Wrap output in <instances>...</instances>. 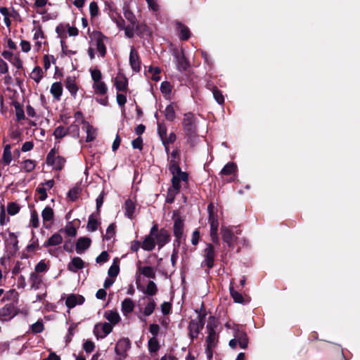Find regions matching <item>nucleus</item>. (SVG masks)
<instances>
[{"label":"nucleus","mask_w":360,"mask_h":360,"mask_svg":"<svg viewBox=\"0 0 360 360\" xmlns=\"http://www.w3.org/2000/svg\"><path fill=\"white\" fill-rule=\"evenodd\" d=\"M48 268H47V265L44 262V261H40L36 266H35V268H34V273H36V274H39V273H44V272H46L47 271Z\"/></svg>","instance_id":"63"},{"label":"nucleus","mask_w":360,"mask_h":360,"mask_svg":"<svg viewBox=\"0 0 360 360\" xmlns=\"http://www.w3.org/2000/svg\"><path fill=\"white\" fill-rule=\"evenodd\" d=\"M135 307L134 302L130 298H125L121 304V310L124 316H127L134 311Z\"/></svg>","instance_id":"25"},{"label":"nucleus","mask_w":360,"mask_h":360,"mask_svg":"<svg viewBox=\"0 0 360 360\" xmlns=\"http://www.w3.org/2000/svg\"><path fill=\"white\" fill-rule=\"evenodd\" d=\"M185 136L188 143L193 146L199 139V136L197 134V129L184 131Z\"/></svg>","instance_id":"37"},{"label":"nucleus","mask_w":360,"mask_h":360,"mask_svg":"<svg viewBox=\"0 0 360 360\" xmlns=\"http://www.w3.org/2000/svg\"><path fill=\"white\" fill-rule=\"evenodd\" d=\"M165 116L169 121H173L176 117L175 106L174 104L168 105L165 110Z\"/></svg>","instance_id":"42"},{"label":"nucleus","mask_w":360,"mask_h":360,"mask_svg":"<svg viewBox=\"0 0 360 360\" xmlns=\"http://www.w3.org/2000/svg\"><path fill=\"white\" fill-rule=\"evenodd\" d=\"M115 233V225L114 224H111L108 226L106 230V233L104 236V239L108 240H110Z\"/></svg>","instance_id":"59"},{"label":"nucleus","mask_w":360,"mask_h":360,"mask_svg":"<svg viewBox=\"0 0 360 360\" xmlns=\"http://www.w3.org/2000/svg\"><path fill=\"white\" fill-rule=\"evenodd\" d=\"M114 84L118 91H126L128 81L124 75L119 73L114 79Z\"/></svg>","instance_id":"21"},{"label":"nucleus","mask_w":360,"mask_h":360,"mask_svg":"<svg viewBox=\"0 0 360 360\" xmlns=\"http://www.w3.org/2000/svg\"><path fill=\"white\" fill-rule=\"evenodd\" d=\"M30 78L39 84L44 77V72L39 66H36L30 73Z\"/></svg>","instance_id":"34"},{"label":"nucleus","mask_w":360,"mask_h":360,"mask_svg":"<svg viewBox=\"0 0 360 360\" xmlns=\"http://www.w3.org/2000/svg\"><path fill=\"white\" fill-rule=\"evenodd\" d=\"M176 29L180 32V39L181 40H187L189 39L191 36V32L188 27L185 26L182 23L177 22L176 23Z\"/></svg>","instance_id":"33"},{"label":"nucleus","mask_w":360,"mask_h":360,"mask_svg":"<svg viewBox=\"0 0 360 360\" xmlns=\"http://www.w3.org/2000/svg\"><path fill=\"white\" fill-rule=\"evenodd\" d=\"M230 292H231V297H233V299L234 300V301L236 302H238V303L243 302V295L240 292L233 290V288L232 287L230 288Z\"/></svg>","instance_id":"61"},{"label":"nucleus","mask_w":360,"mask_h":360,"mask_svg":"<svg viewBox=\"0 0 360 360\" xmlns=\"http://www.w3.org/2000/svg\"><path fill=\"white\" fill-rule=\"evenodd\" d=\"M156 231L155 227H151L150 233L146 236L142 243L141 248L146 251H151L155 247V240L154 239V233Z\"/></svg>","instance_id":"17"},{"label":"nucleus","mask_w":360,"mask_h":360,"mask_svg":"<svg viewBox=\"0 0 360 360\" xmlns=\"http://www.w3.org/2000/svg\"><path fill=\"white\" fill-rule=\"evenodd\" d=\"M94 38L95 40V46L97 51L101 57H105L106 54V46L105 41L107 38L101 32H98L94 34Z\"/></svg>","instance_id":"14"},{"label":"nucleus","mask_w":360,"mask_h":360,"mask_svg":"<svg viewBox=\"0 0 360 360\" xmlns=\"http://www.w3.org/2000/svg\"><path fill=\"white\" fill-rule=\"evenodd\" d=\"M18 297V293L14 289L9 290L6 291L5 293L4 292V296L2 298V301L6 300H16Z\"/></svg>","instance_id":"47"},{"label":"nucleus","mask_w":360,"mask_h":360,"mask_svg":"<svg viewBox=\"0 0 360 360\" xmlns=\"http://www.w3.org/2000/svg\"><path fill=\"white\" fill-rule=\"evenodd\" d=\"M68 134V129L63 126H58L53 131V136L57 139H60Z\"/></svg>","instance_id":"44"},{"label":"nucleus","mask_w":360,"mask_h":360,"mask_svg":"<svg viewBox=\"0 0 360 360\" xmlns=\"http://www.w3.org/2000/svg\"><path fill=\"white\" fill-rule=\"evenodd\" d=\"M30 225L35 229H37L39 226V215H38L37 212L35 210H33L31 211Z\"/></svg>","instance_id":"48"},{"label":"nucleus","mask_w":360,"mask_h":360,"mask_svg":"<svg viewBox=\"0 0 360 360\" xmlns=\"http://www.w3.org/2000/svg\"><path fill=\"white\" fill-rule=\"evenodd\" d=\"M1 161L5 165H9L12 161L11 147V145L7 144L4 146L3 156Z\"/></svg>","instance_id":"39"},{"label":"nucleus","mask_w":360,"mask_h":360,"mask_svg":"<svg viewBox=\"0 0 360 360\" xmlns=\"http://www.w3.org/2000/svg\"><path fill=\"white\" fill-rule=\"evenodd\" d=\"M36 167V162L32 160H26L21 162L22 169L26 172H31Z\"/></svg>","instance_id":"43"},{"label":"nucleus","mask_w":360,"mask_h":360,"mask_svg":"<svg viewBox=\"0 0 360 360\" xmlns=\"http://www.w3.org/2000/svg\"><path fill=\"white\" fill-rule=\"evenodd\" d=\"M190 335L191 338H196L200 330V326L196 322H191L189 325Z\"/></svg>","instance_id":"53"},{"label":"nucleus","mask_w":360,"mask_h":360,"mask_svg":"<svg viewBox=\"0 0 360 360\" xmlns=\"http://www.w3.org/2000/svg\"><path fill=\"white\" fill-rule=\"evenodd\" d=\"M84 302V297L80 295L71 294L68 296L65 300V304L69 309H72L77 305H81Z\"/></svg>","instance_id":"18"},{"label":"nucleus","mask_w":360,"mask_h":360,"mask_svg":"<svg viewBox=\"0 0 360 360\" xmlns=\"http://www.w3.org/2000/svg\"><path fill=\"white\" fill-rule=\"evenodd\" d=\"M63 242V237L58 233L53 234L47 241L44 244V247L56 246L61 244Z\"/></svg>","instance_id":"29"},{"label":"nucleus","mask_w":360,"mask_h":360,"mask_svg":"<svg viewBox=\"0 0 360 360\" xmlns=\"http://www.w3.org/2000/svg\"><path fill=\"white\" fill-rule=\"evenodd\" d=\"M156 307V303L153 298H149L143 309V314L146 316H150Z\"/></svg>","instance_id":"38"},{"label":"nucleus","mask_w":360,"mask_h":360,"mask_svg":"<svg viewBox=\"0 0 360 360\" xmlns=\"http://www.w3.org/2000/svg\"><path fill=\"white\" fill-rule=\"evenodd\" d=\"M85 130L86 132V142H91L92 141L96 136V132L95 129H94L91 125H89L88 123L85 124Z\"/></svg>","instance_id":"45"},{"label":"nucleus","mask_w":360,"mask_h":360,"mask_svg":"<svg viewBox=\"0 0 360 360\" xmlns=\"http://www.w3.org/2000/svg\"><path fill=\"white\" fill-rule=\"evenodd\" d=\"M176 139V134L174 132H171L169 136H166L164 137V139L162 140L163 144L165 146L166 150H168V147L167 145H169L170 143H172L175 141Z\"/></svg>","instance_id":"55"},{"label":"nucleus","mask_w":360,"mask_h":360,"mask_svg":"<svg viewBox=\"0 0 360 360\" xmlns=\"http://www.w3.org/2000/svg\"><path fill=\"white\" fill-rule=\"evenodd\" d=\"M19 313V309L14 305V304L8 303L0 308V321H9L17 316Z\"/></svg>","instance_id":"7"},{"label":"nucleus","mask_w":360,"mask_h":360,"mask_svg":"<svg viewBox=\"0 0 360 360\" xmlns=\"http://www.w3.org/2000/svg\"><path fill=\"white\" fill-rule=\"evenodd\" d=\"M95 348V344L91 340H86L83 345V349L86 353H91Z\"/></svg>","instance_id":"64"},{"label":"nucleus","mask_w":360,"mask_h":360,"mask_svg":"<svg viewBox=\"0 0 360 360\" xmlns=\"http://www.w3.org/2000/svg\"><path fill=\"white\" fill-rule=\"evenodd\" d=\"M89 13L91 18H94L99 14V8L98 4L95 1H92L89 4Z\"/></svg>","instance_id":"56"},{"label":"nucleus","mask_w":360,"mask_h":360,"mask_svg":"<svg viewBox=\"0 0 360 360\" xmlns=\"http://www.w3.org/2000/svg\"><path fill=\"white\" fill-rule=\"evenodd\" d=\"M80 193H81L80 186H76L69 191V192L68 193V196L72 201H75L79 198Z\"/></svg>","instance_id":"46"},{"label":"nucleus","mask_w":360,"mask_h":360,"mask_svg":"<svg viewBox=\"0 0 360 360\" xmlns=\"http://www.w3.org/2000/svg\"><path fill=\"white\" fill-rule=\"evenodd\" d=\"M112 330V326L108 323H98L96 324L94 333L97 339L103 338Z\"/></svg>","instance_id":"12"},{"label":"nucleus","mask_w":360,"mask_h":360,"mask_svg":"<svg viewBox=\"0 0 360 360\" xmlns=\"http://www.w3.org/2000/svg\"><path fill=\"white\" fill-rule=\"evenodd\" d=\"M91 78L92 80L93 93L96 97V101L104 106L108 104V87L106 83L103 80V75L97 68L89 69Z\"/></svg>","instance_id":"1"},{"label":"nucleus","mask_w":360,"mask_h":360,"mask_svg":"<svg viewBox=\"0 0 360 360\" xmlns=\"http://www.w3.org/2000/svg\"><path fill=\"white\" fill-rule=\"evenodd\" d=\"M238 344L242 349H245L248 344L247 335L238 328L234 329V338L230 340L229 346L232 349H235Z\"/></svg>","instance_id":"8"},{"label":"nucleus","mask_w":360,"mask_h":360,"mask_svg":"<svg viewBox=\"0 0 360 360\" xmlns=\"http://www.w3.org/2000/svg\"><path fill=\"white\" fill-rule=\"evenodd\" d=\"M221 232L224 242L226 243L229 248H233L238 238L232 231V230L229 228L222 226Z\"/></svg>","instance_id":"13"},{"label":"nucleus","mask_w":360,"mask_h":360,"mask_svg":"<svg viewBox=\"0 0 360 360\" xmlns=\"http://www.w3.org/2000/svg\"><path fill=\"white\" fill-rule=\"evenodd\" d=\"M20 207L16 202H8L7 205V212L10 215H15L20 212Z\"/></svg>","instance_id":"50"},{"label":"nucleus","mask_w":360,"mask_h":360,"mask_svg":"<svg viewBox=\"0 0 360 360\" xmlns=\"http://www.w3.org/2000/svg\"><path fill=\"white\" fill-rule=\"evenodd\" d=\"M209 213L208 221L210 225V238L213 243H219L218 228L219 221L217 214L214 212L213 203H210L207 206Z\"/></svg>","instance_id":"2"},{"label":"nucleus","mask_w":360,"mask_h":360,"mask_svg":"<svg viewBox=\"0 0 360 360\" xmlns=\"http://www.w3.org/2000/svg\"><path fill=\"white\" fill-rule=\"evenodd\" d=\"M41 217L44 225L46 224H51L54 219L53 210L51 207L46 206L41 212Z\"/></svg>","instance_id":"26"},{"label":"nucleus","mask_w":360,"mask_h":360,"mask_svg":"<svg viewBox=\"0 0 360 360\" xmlns=\"http://www.w3.org/2000/svg\"><path fill=\"white\" fill-rule=\"evenodd\" d=\"M104 317L110 322L109 323L114 326L120 321V316L117 311L112 310H107L104 313Z\"/></svg>","instance_id":"28"},{"label":"nucleus","mask_w":360,"mask_h":360,"mask_svg":"<svg viewBox=\"0 0 360 360\" xmlns=\"http://www.w3.org/2000/svg\"><path fill=\"white\" fill-rule=\"evenodd\" d=\"M65 86L71 96L75 97L79 90V86L75 77H68L65 80Z\"/></svg>","instance_id":"19"},{"label":"nucleus","mask_w":360,"mask_h":360,"mask_svg":"<svg viewBox=\"0 0 360 360\" xmlns=\"http://www.w3.org/2000/svg\"><path fill=\"white\" fill-rule=\"evenodd\" d=\"M67 129H68V134H70L73 137H78L79 136V128L77 124H72L70 125Z\"/></svg>","instance_id":"62"},{"label":"nucleus","mask_w":360,"mask_h":360,"mask_svg":"<svg viewBox=\"0 0 360 360\" xmlns=\"http://www.w3.org/2000/svg\"><path fill=\"white\" fill-rule=\"evenodd\" d=\"M98 221L94 215L89 217L87 223V229L90 231H95L97 229Z\"/></svg>","instance_id":"51"},{"label":"nucleus","mask_w":360,"mask_h":360,"mask_svg":"<svg viewBox=\"0 0 360 360\" xmlns=\"http://www.w3.org/2000/svg\"><path fill=\"white\" fill-rule=\"evenodd\" d=\"M48 165L52 166L55 170H61L64 167L66 160L60 156L55 148H52L48 153L46 159Z\"/></svg>","instance_id":"3"},{"label":"nucleus","mask_w":360,"mask_h":360,"mask_svg":"<svg viewBox=\"0 0 360 360\" xmlns=\"http://www.w3.org/2000/svg\"><path fill=\"white\" fill-rule=\"evenodd\" d=\"M184 221L180 217H176L174 221V236L177 240H180L184 234Z\"/></svg>","instance_id":"22"},{"label":"nucleus","mask_w":360,"mask_h":360,"mask_svg":"<svg viewBox=\"0 0 360 360\" xmlns=\"http://www.w3.org/2000/svg\"><path fill=\"white\" fill-rule=\"evenodd\" d=\"M203 262L202 265L207 266L208 269L213 267L215 258V251L214 246L209 243L207 244L206 248L203 250Z\"/></svg>","instance_id":"11"},{"label":"nucleus","mask_w":360,"mask_h":360,"mask_svg":"<svg viewBox=\"0 0 360 360\" xmlns=\"http://www.w3.org/2000/svg\"><path fill=\"white\" fill-rule=\"evenodd\" d=\"M129 63L131 68L134 72H139L140 70L141 63L139 60L138 53L134 47L131 48L129 54Z\"/></svg>","instance_id":"20"},{"label":"nucleus","mask_w":360,"mask_h":360,"mask_svg":"<svg viewBox=\"0 0 360 360\" xmlns=\"http://www.w3.org/2000/svg\"><path fill=\"white\" fill-rule=\"evenodd\" d=\"M218 326V322L214 318H210L207 325V329L208 333L216 332V329Z\"/></svg>","instance_id":"60"},{"label":"nucleus","mask_w":360,"mask_h":360,"mask_svg":"<svg viewBox=\"0 0 360 360\" xmlns=\"http://www.w3.org/2000/svg\"><path fill=\"white\" fill-rule=\"evenodd\" d=\"M160 348L159 342L155 337L151 338L148 341V350L150 352H156Z\"/></svg>","instance_id":"49"},{"label":"nucleus","mask_w":360,"mask_h":360,"mask_svg":"<svg viewBox=\"0 0 360 360\" xmlns=\"http://www.w3.org/2000/svg\"><path fill=\"white\" fill-rule=\"evenodd\" d=\"M56 32L61 39L69 37H75L79 34V30L75 25H70L69 23L60 24L56 28Z\"/></svg>","instance_id":"6"},{"label":"nucleus","mask_w":360,"mask_h":360,"mask_svg":"<svg viewBox=\"0 0 360 360\" xmlns=\"http://www.w3.org/2000/svg\"><path fill=\"white\" fill-rule=\"evenodd\" d=\"M139 290L142 291L144 294L148 295L149 296H153L155 295L158 292V288L156 284L152 281H150L146 288H143V286L141 285V289H139Z\"/></svg>","instance_id":"31"},{"label":"nucleus","mask_w":360,"mask_h":360,"mask_svg":"<svg viewBox=\"0 0 360 360\" xmlns=\"http://www.w3.org/2000/svg\"><path fill=\"white\" fill-rule=\"evenodd\" d=\"M149 72L151 74V79L155 82H158L160 79V69L158 67H150L149 68Z\"/></svg>","instance_id":"57"},{"label":"nucleus","mask_w":360,"mask_h":360,"mask_svg":"<svg viewBox=\"0 0 360 360\" xmlns=\"http://www.w3.org/2000/svg\"><path fill=\"white\" fill-rule=\"evenodd\" d=\"M34 27L32 30L33 33V40L34 41V48L37 51H39L42 45L45 43V34L41 25L39 22L33 21Z\"/></svg>","instance_id":"5"},{"label":"nucleus","mask_w":360,"mask_h":360,"mask_svg":"<svg viewBox=\"0 0 360 360\" xmlns=\"http://www.w3.org/2000/svg\"><path fill=\"white\" fill-rule=\"evenodd\" d=\"M183 129L184 131L197 129V119L193 113L187 112L184 114Z\"/></svg>","instance_id":"15"},{"label":"nucleus","mask_w":360,"mask_h":360,"mask_svg":"<svg viewBox=\"0 0 360 360\" xmlns=\"http://www.w3.org/2000/svg\"><path fill=\"white\" fill-rule=\"evenodd\" d=\"M124 210L125 215L128 218L132 219L136 210V205L134 202L131 199L127 200L124 202Z\"/></svg>","instance_id":"30"},{"label":"nucleus","mask_w":360,"mask_h":360,"mask_svg":"<svg viewBox=\"0 0 360 360\" xmlns=\"http://www.w3.org/2000/svg\"><path fill=\"white\" fill-rule=\"evenodd\" d=\"M44 324L42 321H37L31 326V330L33 333H39L44 330Z\"/></svg>","instance_id":"58"},{"label":"nucleus","mask_w":360,"mask_h":360,"mask_svg":"<svg viewBox=\"0 0 360 360\" xmlns=\"http://www.w3.org/2000/svg\"><path fill=\"white\" fill-rule=\"evenodd\" d=\"M172 86L169 82L165 81L161 83L160 91L163 94L166 96L169 95L172 92Z\"/></svg>","instance_id":"54"},{"label":"nucleus","mask_w":360,"mask_h":360,"mask_svg":"<svg viewBox=\"0 0 360 360\" xmlns=\"http://www.w3.org/2000/svg\"><path fill=\"white\" fill-rule=\"evenodd\" d=\"M236 169H237V166L235 163L229 162L223 167L220 174L221 175H225V176L231 175L236 172Z\"/></svg>","instance_id":"40"},{"label":"nucleus","mask_w":360,"mask_h":360,"mask_svg":"<svg viewBox=\"0 0 360 360\" xmlns=\"http://www.w3.org/2000/svg\"><path fill=\"white\" fill-rule=\"evenodd\" d=\"M141 276L148 278H155V269L150 266H142L139 262L137 265V270L135 274L136 285L138 289H141Z\"/></svg>","instance_id":"4"},{"label":"nucleus","mask_w":360,"mask_h":360,"mask_svg":"<svg viewBox=\"0 0 360 360\" xmlns=\"http://www.w3.org/2000/svg\"><path fill=\"white\" fill-rule=\"evenodd\" d=\"M152 227L156 228V231L154 233L155 244L158 245L159 248H162L170 240L169 233L165 229H159L157 224H153Z\"/></svg>","instance_id":"9"},{"label":"nucleus","mask_w":360,"mask_h":360,"mask_svg":"<svg viewBox=\"0 0 360 360\" xmlns=\"http://www.w3.org/2000/svg\"><path fill=\"white\" fill-rule=\"evenodd\" d=\"M120 272L119 264L117 261H114L113 264L108 269V274L110 277H116Z\"/></svg>","instance_id":"52"},{"label":"nucleus","mask_w":360,"mask_h":360,"mask_svg":"<svg viewBox=\"0 0 360 360\" xmlns=\"http://www.w3.org/2000/svg\"><path fill=\"white\" fill-rule=\"evenodd\" d=\"M54 186V181L51 179L40 184L35 190L34 197L41 201L47 198V191Z\"/></svg>","instance_id":"10"},{"label":"nucleus","mask_w":360,"mask_h":360,"mask_svg":"<svg viewBox=\"0 0 360 360\" xmlns=\"http://www.w3.org/2000/svg\"><path fill=\"white\" fill-rule=\"evenodd\" d=\"M218 342V335L217 332H210L206 339L207 347L215 348Z\"/></svg>","instance_id":"35"},{"label":"nucleus","mask_w":360,"mask_h":360,"mask_svg":"<svg viewBox=\"0 0 360 360\" xmlns=\"http://www.w3.org/2000/svg\"><path fill=\"white\" fill-rule=\"evenodd\" d=\"M0 13L4 16V21L7 27H10L11 25V20L10 18L13 16L12 13H10L8 8L6 7H1Z\"/></svg>","instance_id":"41"},{"label":"nucleus","mask_w":360,"mask_h":360,"mask_svg":"<svg viewBox=\"0 0 360 360\" xmlns=\"http://www.w3.org/2000/svg\"><path fill=\"white\" fill-rule=\"evenodd\" d=\"M84 267V261L79 257H75L72 259L71 262L68 265V269L70 271L77 272V271Z\"/></svg>","instance_id":"24"},{"label":"nucleus","mask_w":360,"mask_h":360,"mask_svg":"<svg viewBox=\"0 0 360 360\" xmlns=\"http://www.w3.org/2000/svg\"><path fill=\"white\" fill-rule=\"evenodd\" d=\"M63 86L59 82L53 83L51 86L50 92L56 101H60L63 94Z\"/></svg>","instance_id":"27"},{"label":"nucleus","mask_w":360,"mask_h":360,"mask_svg":"<svg viewBox=\"0 0 360 360\" xmlns=\"http://www.w3.org/2000/svg\"><path fill=\"white\" fill-rule=\"evenodd\" d=\"M185 136L188 143L193 146L199 139V136L197 134V129L184 131Z\"/></svg>","instance_id":"36"},{"label":"nucleus","mask_w":360,"mask_h":360,"mask_svg":"<svg viewBox=\"0 0 360 360\" xmlns=\"http://www.w3.org/2000/svg\"><path fill=\"white\" fill-rule=\"evenodd\" d=\"M131 347V342L128 338H122L117 341L115 347V352L117 355L127 356V351Z\"/></svg>","instance_id":"16"},{"label":"nucleus","mask_w":360,"mask_h":360,"mask_svg":"<svg viewBox=\"0 0 360 360\" xmlns=\"http://www.w3.org/2000/svg\"><path fill=\"white\" fill-rule=\"evenodd\" d=\"M91 239L87 237L79 238L76 243V251L77 253L81 254L84 250L88 249L91 245Z\"/></svg>","instance_id":"23"},{"label":"nucleus","mask_w":360,"mask_h":360,"mask_svg":"<svg viewBox=\"0 0 360 360\" xmlns=\"http://www.w3.org/2000/svg\"><path fill=\"white\" fill-rule=\"evenodd\" d=\"M30 282L31 283V288L37 290L41 286L42 278L37 274L32 272L30 276Z\"/></svg>","instance_id":"32"}]
</instances>
